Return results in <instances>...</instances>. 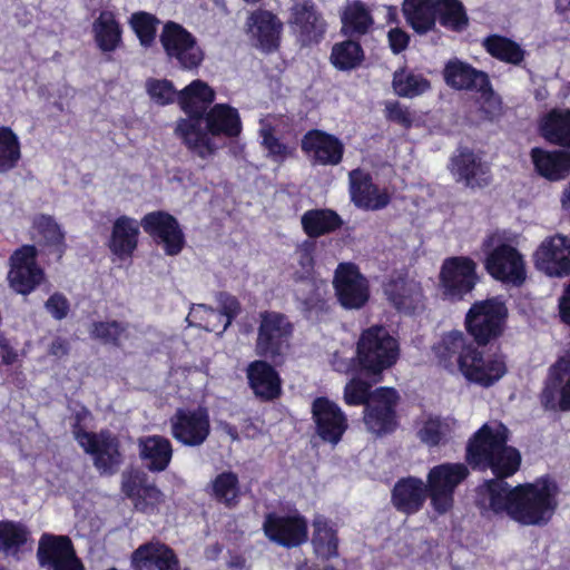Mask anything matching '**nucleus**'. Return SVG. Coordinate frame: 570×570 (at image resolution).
Here are the masks:
<instances>
[{
  "mask_svg": "<svg viewBox=\"0 0 570 570\" xmlns=\"http://www.w3.org/2000/svg\"><path fill=\"white\" fill-rule=\"evenodd\" d=\"M530 157L538 175L549 181H559L570 175V149L547 150L534 147Z\"/></svg>",
  "mask_w": 570,
  "mask_h": 570,
  "instance_id": "obj_34",
  "label": "nucleus"
},
{
  "mask_svg": "<svg viewBox=\"0 0 570 570\" xmlns=\"http://www.w3.org/2000/svg\"><path fill=\"white\" fill-rule=\"evenodd\" d=\"M476 346L468 341L463 332L453 330L444 333L441 341L433 346L435 356L439 363L445 368H451L458 364L460 372H462V360L469 355L470 350Z\"/></svg>",
  "mask_w": 570,
  "mask_h": 570,
  "instance_id": "obj_37",
  "label": "nucleus"
},
{
  "mask_svg": "<svg viewBox=\"0 0 570 570\" xmlns=\"http://www.w3.org/2000/svg\"><path fill=\"white\" fill-rule=\"evenodd\" d=\"M262 530L271 542L285 549L298 548L308 541V522L298 511L266 513Z\"/></svg>",
  "mask_w": 570,
  "mask_h": 570,
  "instance_id": "obj_14",
  "label": "nucleus"
},
{
  "mask_svg": "<svg viewBox=\"0 0 570 570\" xmlns=\"http://www.w3.org/2000/svg\"><path fill=\"white\" fill-rule=\"evenodd\" d=\"M562 393L563 385H559L549 381H544L543 387L539 394V401L541 406L546 411L551 412H568L570 409H567L562 404Z\"/></svg>",
  "mask_w": 570,
  "mask_h": 570,
  "instance_id": "obj_58",
  "label": "nucleus"
},
{
  "mask_svg": "<svg viewBox=\"0 0 570 570\" xmlns=\"http://www.w3.org/2000/svg\"><path fill=\"white\" fill-rule=\"evenodd\" d=\"M140 222L127 216L120 215L111 226L110 236L107 246L112 255L119 259L132 257L138 248L140 235Z\"/></svg>",
  "mask_w": 570,
  "mask_h": 570,
  "instance_id": "obj_33",
  "label": "nucleus"
},
{
  "mask_svg": "<svg viewBox=\"0 0 570 570\" xmlns=\"http://www.w3.org/2000/svg\"><path fill=\"white\" fill-rule=\"evenodd\" d=\"M428 498H430V493L426 484L422 479L413 475L400 478L391 491L393 507L405 515L420 512Z\"/></svg>",
  "mask_w": 570,
  "mask_h": 570,
  "instance_id": "obj_29",
  "label": "nucleus"
},
{
  "mask_svg": "<svg viewBox=\"0 0 570 570\" xmlns=\"http://www.w3.org/2000/svg\"><path fill=\"white\" fill-rule=\"evenodd\" d=\"M313 533L311 543L315 556L330 561L338 557V533L331 520L322 514L315 515L312 521Z\"/></svg>",
  "mask_w": 570,
  "mask_h": 570,
  "instance_id": "obj_40",
  "label": "nucleus"
},
{
  "mask_svg": "<svg viewBox=\"0 0 570 570\" xmlns=\"http://www.w3.org/2000/svg\"><path fill=\"white\" fill-rule=\"evenodd\" d=\"M159 23L160 20L147 11L134 12L129 18L131 30L145 48L151 47L155 42Z\"/></svg>",
  "mask_w": 570,
  "mask_h": 570,
  "instance_id": "obj_53",
  "label": "nucleus"
},
{
  "mask_svg": "<svg viewBox=\"0 0 570 570\" xmlns=\"http://www.w3.org/2000/svg\"><path fill=\"white\" fill-rule=\"evenodd\" d=\"M311 413L317 436L325 443L338 444L348 429L343 410L327 396H317L312 402Z\"/></svg>",
  "mask_w": 570,
  "mask_h": 570,
  "instance_id": "obj_21",
  "label": "nucleus"
},
{
  "mask_svg": "<svg viewBox=\"0 0 570 570\" xmlns=\"http://www.w3.org/2000/svg\"><path fill=\"white\" fill-rule=\"evenodd\" d=\"M163 500V492L154 483H148L139 493V498L132 499L135 508L141 512L154 510Z\"/></svg>",
  "mask_w": 570,
  "mask_h": 570,
  "instance_id": "obj_61",
  "label": "nucleus"
},
{
  "mask_svg": "<svg viewBox=\"0 0 570 570\" xmlns=\"http://www.w3.org/2000/svg\"><path fill=\"white\" fill-rule=\"evenodd\" d=\"M390 304L400 313L414 314L423 307L424 293L421 284L406 275L391 278L384 286Z\"/></svg>",
  "mask_w": 570,
  "mask_h": 570,
  "instance_id": "obj_28",
  "label": "nucleus"
},
{
  "mask_svg": "<svg viewBox=\"0 0 570 570\" xmlns=\"http://www.w3.org/2000/svg\"><path fill=\"white\" fill-rule=\"evenodd\" d=\"M353 374L354 376L344 386V402L350 406L363 405L365 407L373 397V385L379 382H374L373 379H362L360 374Z\"/></svg>",
  "mask_w": 570,
  "mask_h": 570,
  "instance_id": "obj_52",
  "label": "nucleus"
},
{
  "mask_svg": "<svg viewBox=\"0 0 570 570\" xmlns=\"http://www.w3.org/2000/svg\"><path fill=\"white\" fill-rule=\"evenodd\" d=\"M273 364L261 357L246 367L248 386L262 402H272L282 395V379Z\"/></svg>",
  "mask_w": 570,
  "mask_h": 570,
  "instance_id": "obj_26",
  "label": "nucleus"
},
{
  "mask_svg": "<svg viewBox=\"0 0 570 570\" xmlns=\"http://www.w3.org/2000/svg\"><path fill=\"white\" fill-rule=\"evenodd\" d=\"M385 117L389 121L410 129L413 125V116L409 107L403 106L400 101H389L385 105Z\"/></svg>",
  "mask_w": 570,
  "mask_h": 570,
  "instance_id": "obj_62",
  "label": "nucleus"
},
{
  "mask_svg": "<svg viewBox=\"0 0 570 570\" xmlns=\"http://www.w3.org/2000/svg\"><path fill=\"white\" fill-rule=\"evenodd\" d=\"M479 282L478 264L470 256H450L442 262L439 289L444 299L452 303L464 301Z\"/></svg>",
  "mask_w": 570,
  "mask_h": 570,
  "instance_id": "obj_7",
  "label": "nucleus"
},
{
  "mask_svg": "<svg viewBox=\"0 0 570 570\" xmlns=\"http://www.w3.org/2000/svg\"><path fill=\"white\" fill-rule=\"evenodd\" d=\"M392 86L399 97L414 98L431 88V82L421 73L401 68L393 73Z\"/></svg>",
  "mask_w": 570,
  "mask_h": 570,
  "instance_id": "obj_48",
  "label": "nucleus"
},
{
  "mask_svg": "<svg viewBox=\"0 0 570 570\" xmlns=\"http://www.w3.org/2000/svg\"><path fill=\"white\" fill-rule=\"evenodd\" d=\"M417 436L430 448L438 446L445 436V425L439 416L429 417L417 431Z\"/></svg>",
  "mask_w": 570,
  "mask_h": 570,
  "instance_id": "obj_60",
  "label": "nucleus"
},
{
  "mask_svg": "<svg viewBox=\"0 0 570 570\" xmlns=\"http://www.w3.org/2000/svg\"><path fill=\"white\" fill-rule=\"evenodd\" d=\"M170 434L184 446L198 448L212 432L209 411L205 406L178 407L169 419Z\"/></svg>",
  "mask_w": 570,
  "mask_h": 570,
  "instance_id": "obj_15",
  "label": "nucleus"
},
{
  "mask_svg": "<svg viewBox=\"0 0 570 570\" xmlns=\"http://www.w3.org/2000/svg\"><path fill=\"white\" fill-rule=\"evenodd\" d=\"M341 33L358 39L373 30L375 20L371 9L362 0L348 2L341 13Z\"/></svg>",
  "mask_w": 570,
  "mask_h": 570,
  "instance_id": "obj_38",
  "label": "nucleus"
},
{
  "mask_svg": "<svg viewBox=\"0 0 570 570\" xmlns=\"http://www.w3.org/2000/svg\"><path fill=\"white\" fill-rule=\"evenodd\" d=\"M284 24L278 16L263 8L252 11L245 23L252 46L264 53H273L279 49Z\"/></svg>",
  "mask_w": 570,
  "mask_h": 570,
  "instance_id": "obj_19",
  "label": "nucleus"
},
{
  "mask_svg": "<svg viewBox=\"0 0 570 570\" xmlns=\"http://www.w3.org/2000/svg\"><path fill=\"white\" fill-rule=\"evenodd\" d=\"M73 439L94 459V465L102 473L112 474L122 463L120 442L108 430L88 432L82 422L71 423Z\"/></svg>",
  "mask_w": 570,
  "mask_h": 570,
  "instance_id": "obj_8",
  "label": "nucleus"
},
{
  "mask_svg": "<svg viewBox=\"0 0 570 570\" xmlns=\"http://www.w3.org/2000/svg\"><path fill=\"white\" fill-rule=\"evenodd\" d=\"M482 46L492 58L512 66H520L527 55L517 41L498 33L485 37Z\"/></svg>",
  "mask_w": 570,
  "mask_h": 570,
  "instance_id": "obj_46",
  "label": "nucleus"
},
{
  "mask_svg": "<svg viewBox=\"0 0 570 570\" xmlns=\"http://www.w3.org/2000/svg\"><path fill=\"white\" fill-rule=\"evenodd\" d=\"M365 61V51L358 39L347 38L333 45L330 62L338 71L358 69Z\"/></svg>",
  "mask_w": 570,
  "mask_h": 570,
  "instance_id": "obj_45",
  "label": "nucleus"
},
{
  "mask_svg": "<svg viewBox=\"0 0 570 570\" xmlns=\"http://www.w3.org/2000/svg\"><path fill=\"white\" fill-rule=\"evenodd\" d=\"M475 503L482 512L507 513L511 518L514 505V488H511L504 479L497 476L487 480L476 489Z\"/></svg>",
  "mask_w": 570,
  "mask_h": 570,
  "instance_id": "obj_30",
  "label": "nucleus"
},
{
  "mask_svg": "<svg viewBox=\"0 0 570 570\" xmlns=\"http://www.w3.org/2000/svg\"><path fill=\"white\" fill-rule=\"evenodd\" d=\"M509 308L501 295L475 301L466 311L463 326L476 347L494 345L504 335Z\"/></svg>",
  "mask_w": 570,
  "mask_h": 570,
  "instance_id": "obj_5",
  "label": "nucleus"
},
{
  "mask_svg": "<svg viewBox=\"0 0 570 570\" xmlns=\"http://www.w3.org/2000/svg\"><path fill=\"white\" fill-rule=\"evenodd\" d=\"M128 323L116 320L96 321L92 322L89 333L91 338L97 340L105 345L120 347L122 345V337H128Z\"/></svg>",
  "mask_w": 570,
  "mask_h": 570,
  "instance_id": "obj_51",
  "label": "nucleus"
},
{
  "mask_svg": "<svg viewBox=\"0 0 570 570\" xmlns=\"http://www.w3.org/2000/svg\"><path fill=\"white\" fill-rule=\"evenodd\" d=\"M399 402L400 394L394 387L374 389L372 400L363 410V422L366 429L377 436L394 433L399 428Z\"/></svg>",
  "mask_w": 570,
  "mask_h": 570,
  "instance_id": "obj_10",
  "label": "nucleus"
},
{
  "mask_svg": "<svg viewBox=\"0 0 570 570\" xmlns=\"http://www.w3.org/2000/svg\"><path fill=\"white\" fill-rule=\"evenodd\" d=\"M301 149L322 166H337L342 163L345 147L338 137L321 129H309L301 139Z\"/></svg>",
  "mask_w": 570,
  "mask_h": 570,
  "instance_id": "obj_24",
  "label": "nucleus"
},
{
  "mask_svg": "<svg viewBox=\"0 0 570 570\" xmlns=\"http://www.w3.org/2000/svg\"><path fill=\"white\" fill-rule=\"evenodd\" d=\"M258 316L254 352L278 365L291 348L294 324L286 314L277 311H263Z\"/></svg>",
  "mask_w": 570,
  "mask_h": 570,
  "instance_id": "obj_6",
  "label": "nucleus"
},
{
  "mask_svg": "<svg viewBox=\"0 0 570 570\" xmlns=\"http://www.w3.org/2000/svg\"><path fill=\"white\" fill-rule=\"evenodd\" d=\"M344 222L338 213L331 208L306 210L301 217L302 229L309 238H320L341 229Z\"/></svg>",
  "mask_w": 570,
  "mask_h": 570,
  "instance_id": "obj_42",
  "label": "nucleus"
},
{
  "mask_svg": "<svg viewBox=\"0 0 570 570\" xmlns=\"http://www.w3.org/2000/svg\"><path fill=\"white\" fill-rule=\"evenodd\" d=\"M214 100V89L199 79L191 81L178 95V104L187 118L177 121L175 131L185 146L203 159L213 156L218 149L216 144L203 134L202 128V122L205 121Z\"/></svg>",
  "mask_w": 570,
  "mask_h": 570,
  "instance_id": "obj_2",
  "label": "nucleus"
},
{
  "mask_svg": "<svg viewBox=\"0 0 570 570\" xmlns=\"http://www.w3.org/2000/svg\"><path fill=\"white\" fill-rule=\"evenodd\" d=\"M452 173L458 176L456 180L464 183L469 188H485L492 181L490 166L482 161L473 150L462 148L453 156Z\"/></svg>",
  "mask_w": 570,
  "mask_h": 570,
  "instance_id": "obj_31",
  "label": "nucleus"
},
{
  "mask_svg": "<svg viewBox=\"0 0 570 570\" xmlns=\"http://www.w3.org/2000/svg\"><path fill=\"white\" fill-rule=\"evenodd\" d=\"M539 134L549 144L570 149V109L552 108L539 120Z\"/></svg>",
  "mask_w": 570,
  "mask_h": 570,
  "instance_id": "obj_36",
  "label": "nucleus"
},
{
  "mask_svg": "<svg viewBox=\"0 0 570 570\" xmlns=\"http://www.w3.org/2000/svg\"><path fill=\"white\" fill-rule=\"evenodd\" d=\"M32 226L41 236V252L60 261L67 250V243L65 232L56 219L50 215L40 214L33 218Z\"/></svg>",
  "mask_w": 570,
  "mask_h": 570,
  "instance_id": "obj_39",
  "label": "nucleus"
},
{
  "mask_svg": "<svg viewBox=\"0 0 570 570\" xmlns=\"http://www.w3.org/2000/svg\"><path fill=\"white\" fill-rule=\"evenodd\" d=\"M288 23L303 47L320 43L327 28L322 12L313 0L295 2L291 8Z\"/></svg>",
  "mask_w": 570,
  "mask_h": 570,
  "instance_id": "obj_22",
  "label": "nucleus"
},
{
  "mask_svg": "<svg viewBox=\"0 0 570 570\" xmlns=\"http://www.w3.org/2000/svg\"><path fill=\"white\" fill-rule=\"evenodd\" d=\"M262 146L267 151V157L274 163L283 164L287 158L294 157L296 148L281 141L275 136L274 127L269 126L261 130Z\"/></svg>",
  "mask_w": 570,
  "mask_h": 570,
  "instance_id": "obj_55",
  "label": "nucleus"
},
{
  "mask_svg": "<svg viewBox=\"0 0 570 570\" xmlns=\"http://www.w3.org/2000/svg\"><path fill=\"white\" fill-rule=\"evenodd\" d=\"M31 540L29 527L14 520H0V554L20 559L27 544Z\"/></svg>",
  "mask_w": 570,
  "mask_h": 570,
  "instance_id": "obj_44",
  "label": "nucleus"
},
{
  "mask_svg": "<svg viewBox=\"0 0 570 570\" xmlns=\"http://www.w3.org/2000/svg\"><path fill=\"white\" fill-rule=\"evenodd\" d=\"M439 22L442 27L461 32L469 26V17L460 0H438Z\"/></svg>",
  "mask_w": 570,
  "mask_h": 570,
  "instance_id": "obj_49",
  "label": "nucleus"
},
{
  "mask_svg": "<svg viewBox=\"0 0 570 570\" xmlns=\"http://www.w3.org/2000/svg\"><path fill=\"white\" fill-rule=\"evenodd\" d=\"M144 232L160 246L167 256L179 255L186 246V236L178 219L166 210H154L140 219Z\"/></svg>",
  "mask_w": 570,
  "mask_h": 570,
  "instance_id": "obj_16",
  "label": "nucleus"
},
{
  "mask_svg": "<svg viewBox=\"0 0 570 570\" xmlns=\"http://www.w3.org/2000/svg\"><path fill=\"white\" fill-rule=\"evenodd\" d=\"M48 313L57 321L66 318L70 312L68 298L60 292L51 294L45 303Z\"/></svg>",
  "mask_w": 570,
  "mask_h": 570,
  "instance_id": "obj_63",
  "label": "nucleus"
},
{
  "mask_svg": "<svg viewBox=\"0 0 570 570\" xmlns=\"http://www.w3.org/2000/svg\"><path fill=\"white\" fill-rule=\"evenodd\" d=\"M483 265L488 275L502 284L520 287L527 279L523 255L511 244L500 243L487 252Z\"/></svg>",
  "mask_w": 570,
  "mask_h": 570,
  "instance_id": "obj_12",
  "label": "nucleus"
},
{
  "mask_svg": "<svg viewBox=\"0 0 570 570\" xmlns=\"http://www.w3.org/2000/svg\"><path fill=\"white\" fill-rule=\"evenodd\" d=\"M443 77L445 82L454 89L478 92L490 106L497 102L489 75L468 62L459 59L449 60L444 67Z\"/></svg>",
  "mask_w": 570,
  "mask_h": 570,
  "instance_id": "obj_18",
  "label": "nucleus"
},
{
  "mask_svg": "<svg viewBox=\"0 0 570 570\" xmlns=\"http://www.w3.org/2000/svg\"><path fill=\"white\" fill-rule=\"evenodd\" d=\"M204 122L203 134L213 141V138L234 140L243 132V121L239 111L228 104L213 105Z\"/></svg>",
  "mask_w": 570,
  "mask_h": 570,
  "instance_id": "obj_27",
  "label": "nucleus"
},
{
  "mask_svg": "<svg viewBox=\"0 0 570 570\" xmlns=\"http://www.w3.org/2000/svg\"><path fill=\"white\" fill-rule=\"evenodd\" d=\"M196 37L185 27L175 21H167L161 30L159 41L166 55L185 45L194 42Z\"/></svg>",
  "mask_w": 570,
  "mask_h": 570,
  "instance_id": "obj_54",
  "label": "nucleus"
},
{
  "mask_svg": "<svg viewBox=\"0 0 570 570\" xmlns=\"http://www.w3.org/2000/svg\"><path fill=\"white\" fill-rule=\"evenodd\" d=\"M148 480V474L140 469L125 471L121 476V491L130 500L139 498L141 490L149 483Z\"/></svg>",
  "mask_w": 570,
  "mask_h": 570,
  "instance_id": "obj_59",
  "label": "nucleus"
},
{
  "mask_svg": "<svg viewBox=\"0 0 570 570\" xmlns=\"http://www.w3.org/2000/svg\"><path fill=\"white\" fill-rule=\"evenodd\" d=\"M402 11L407 24L417 35L434 30L438 0H404Z\"/></svg>",
  "mask_w": 570,
  "mask_h": 570,
  "instance_id": "obj_43",
  "label": "nucleus"
},
{
  "mask_svg": "<svg viewBox=\"0 0 570 570\" xmlns=\"http://www.w3.org/2000/svg\"><path fill=\"white\" fill-rule=\"evenodd\" d=\"M400 352L397 338L384 325H371L360 334L350 370L366 379H373L374 382H381L383 373L397 363Z\"/></svg>",
  "mask_w": 570,
  "mask_h": 570,
  "instance_id": "obj_3",
  "label": "nucleus"
},
{
  "mask_svg": "<svg viewBox=\"0 0 570 570\" xmlns=\"http://www.w3.org/2000/svg\"><path fill=\"white\" fill-rule=\"evenodd\" d=\"M37 559L51 570H85L68 535L43 533L39 539Z\"/></svg>",
  "mask_w": 570,
  "mask_h": 570,
  "instance_id": "obj_20",
  "label": "nucleus"
},
{
  "mask_svg": "<svg viewBox=\"0 0 570 570\" xmlns=\"http://www.w3.org/2000/svg\"><path fill=\"white\" fill-rule=\"evenodd\" d=\"M470 475L466 464L445 462L434 465L426 475V488L432 509L444 515L454 507L455 489Z\"/></svg>",
  "mask_w": 570,
  "mask_h": 570,
  "instance_id": "obj_9",
  "label": "nucleus"
},
{
  "mask_svg": "<svg viewBox=\"0 0 570 570\" xmlns=\"http://www.w3.org/2000/svg\"><path fill=\"white\" fill-rule=\"evenodd\" d=\"M210 495L228 509L236 508L240 501L242 491L238 475L233 471L218 473L210 483Z\"/></svg>",
  "mask_w": 570,
  "mask_h": 570,
  "instance_id": "obj_47",
  "label": "nucleus"
},
{
  "mask_svg": "<svg viewBox=\"0 0 570 570\" xmlns=\"http://www.w3.org/2000/svg\"><path fill=\"white\" fill-rule=\"evenodd\" d=\"M333 288L344 309H361L371 297L370 283L352 262L340 263L334 272Z\"/></svg>",
  "mask_w": 570,
  "mask_h": 570,
  "instance_id": "obj_13",
  "label": "nucleus"
},
{
  "mask_svg": "<svg viewBox=\"0 0 570 570\" xmlns=\"http://www.w3.org/2000/svg\"><path fill=\"white\" fill-rule=\"evenodd\" d=\"M470 354L462 360V374L471 383L482 387H491L507 373V357L495 352L487 356L480 347L470 350Z\"/></svg>",
  "mask_w": 570,
  "mask_h": 570,
  "instance_id": "obj_17",
  "label": "nucleus"
},
{
  "mask_svg": "<svg viewBox=\"0 0 570 570\" xmlns=\"http://www.w3.org/2000/svg\"><path fill=\"white\" fill-rule=\"evenodd\" d=\"M131 567L134 570H180L179 560L175 551L167 544L146 542L140 544L131 553Z\"/></svg>",
  "mask_w": 570,
  "mask_h": 570,
  "instance_id": "obj_32",
  "label": "nucleus"
},
{
  "mask_svg": "<svg viewBox=\"0 0 570 570\" xmlns=\"http://www.w3.org/2000/svg\"><path fill=\"white\" fill-rule=\"evenodd\" d=\"M166 56L170 60H176L178 66L184 70L197 69L205 58V53L198 45L197 39H195L193 43L185 45Z\"/></svg>",
  "mask_w": 570,
  "mask_h": 570,
  "instance_id": "obj_56",
  "label": "nucleus"
},
{
  "mask_svg": "<svg viewBox=\"0 0 570 570\" xmlns=\"http://www.w3.org/2000/svg\"><path fill=\"white\" fill-rule=\"evenodd\" d=\"M465 461L473 470H491L494 476L507 479L520 469L521 454L508 445L504 425L494 429L485 423L470 436Z\"/></svg>",
  "mask_w": 570,
  "mask_h": 570,
  "instance_id": "obj_1",
  "label": "nucleus"
},
{
  "mask_svg": "<svg viewBox=\"0 0 570 570\" xmlns=\"http://www.w3.org/2000/svg\"><path fill=\"white\" fill-rule=\"evenodd\" d=\"M570 375V356L559 357L556 363H553L548 372L547 381L563 385L566 383L564 377Z\"/></svg>",
  "mask_w": 570,
  "mask_h": 570,
  "instance_id": "obj_64",
  "label": "nucleus"
},
{
  "mask_svg": "<svg viewBox=\"0 0 570 570\" xmlns=\"http://www.w3.org/2000/svg\"><path fill=\"white\" fill-rule=\"evenodd\" d=\"M348 178L351 199L357 208L380 210L390 204V194L373 183L370 173L356 168L350 171Z\"/></svg>",
  "mask_w": 570,
  "mask_h": 570,
  "instance_id": "obj_25",
  "label": "nucleus"
},
{
  "mask_svg": "<svg viewBox=\"0 0 570 570\" xmlns=\"http://www.w3.org/2000/svg\"><path fill=\"white\" fill-rule=\"evenodd\" d=\"M534 266L549 277L570 275V237L556 234L544 238L533 254Z\"/></svg>",
  "mask_w": 570,
  "mask_h": 570,
  "instance_id": "obj_23",
  "label": "nucleus"
},
{
  "mask_svg": "<svg viewBox=\"0 0 570 570\" xmlns=\"http://www.w3.org/2000/svg\"><path fill=\"white\" fill-rule=\"evenodd\" d=\"M146 91L151 100L159 106L173 104L178 99L174 83L168 79L149 78L146 81Z\"/></svg>",
  "mask_w": 570,
  "mask_h": 570,
  "instance_id": "obj_57",
  "label": "nucleus"
},
{
  "mask_svg": "<svg viewBox=\"0 0 570 570\" xmlns=\"http://www.w3.org/2000/svg\"><path fill=\"white\" fill-rule=\"evenodd\" d=\"M38 255L39 249L32 244L22 245L10 255L8 282L17 294L27 296L45 282L46 274L37 263Z\"/></svg>",
  "mask_w": 570,
  "mask_h": 570,
  "instance_id": "obj_11",
  "label": "nucleus"
},
{
  "mask_svg": "<svg viewBox=\"0 0 570 570\" xmlns=\"http://www.w3.org/2000/svg\"><path fill=\"white\" fill-rule=\"evenodd\" d=\"M558 494L559 487L549 475L532 483L518 484L514 487L511 519L522 525L547 524L557 510Z\"/></svg>",
  "mask_w": 570,
  "mask_h": 570,
  "instance_id": "obj_4",
  "label": "nucleus"
},
{
  "mask_svg": "<svg viewBox=\"0 0 570 570\" xmlns=\"http://www.w3.org/2000/svg\"><path fill=\"white\" fill-rule=\"evenodd\" d=\"M139 458L147 470L159 473L167 470L173 459V444L164 435H146L138 439Z\"/></svg>",
  "mask_w": 570,
  "mask_h": 570,
  "instance_id": "obj_35",
  "label": "nucleus"
},
{
  "mask_svg": "<svg viewBox=\"0 0 570 570\" xmlns=\"http://www.w3.org/2000/svg\"><path fill=\"white\" fill-rule=\"evenodd\" d=\"M21 159L18 135L8 126H0V173L14 169Z\"/></svg>",
  "mask_w": 570,
  "mask_h": 570,
  "instance_id": "obj_50",
  "label": "nucleus"
},
{
  "mask_svg": "<svg viewBox=\"0 0 570 570\" xmlns=\"http://www.w3.org/2000/svg\"><path fill=\"white\" fill-rule=\"evenodd\" d=\"M92 32L95 42L102 52H112L122 45V27L114 11H100L92 23Z\"/></svg>",
  "mask_w": 570,
  "mask_h": 570,
  "instance_id": "obj_41",
  "label": "nucleus"
}]
</instances>
